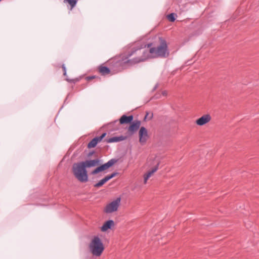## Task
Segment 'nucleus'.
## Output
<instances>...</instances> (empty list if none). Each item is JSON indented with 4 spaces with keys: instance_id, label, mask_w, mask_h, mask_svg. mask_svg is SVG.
Returning a JSON list of instances; mask_svg holds the SVG:
<instances>
[{
    "instance_id": "obj_12",
    "label": "nucleus",
    "mask_w": 259,
    "mask_h": 259,
    "mask_svg": "<svg viewBox=\"0 0 259 259\" xmlns=\"http://www.w3.org/2000/svg\"><path fill=\"white\" fill-rule=\"evenodd\" d=\"M141 122L140 121H136L133 122L128 127V131L131 134L136 132L140 127Z\"/></svg>"
},
{
    "instance_id": "obj_17",
    "label": "nucleus",
    "mask_w": 259,
    "mask_h": 259,
    "mask_svg": "<svg viewBox=\"0 0 259 259\" xmlns=\"http://www.w3.org/2000/svg\"><path fill=\"white\" fill-rule=\"evenodd\" d=\"M99 71L103 75L108 74L110 72V69L108 67L104 66L99 67Z\"/></svg>"
},
{
    "instance_id": "obj_16",
    "label": "nucleus",
    "mask_w": 259,
    "mask_h": 259,
    "mask_svg": "<svg viewBox=\"0 0 259 259\" xmlns=\"http://www.w3.org/2000/svg\"><path fill=\"white\" fill-rule=\"evenodd\" d=\"M114 223L112 220H109L106 222L101 227V231L103 232L106 231L108 229H110L112 226H114Z\"/></svg>"
},
{
    "instance_id": "obj_10",
    "label": "nucleus",
    "mask_w": 259,
    "mask_h": 259,
    "mask_svg": "<svg viewBox=\"0 0 259 259\" xmlns=\"http://www.w3.org/2000/svg\"><path fill=\"white\" fill-rule=\"evenodd\" d=\"M81 162L86 168L95 167L98 165L99 164L100 161L98 159H95L92 160H87L84 161H81Z\"/></svg>"
},
{
    "instance_id": "obj_9",
    "label": "nucleus",
    "mask_w": 259,
    "mask_h": 259,
    "mask_svg": "<svg viewBox=\"0 0 259 259\" xmlns=\"http://www.w3.org/2000/svg\"><path fill=\"white\" fill-rule=\"evenodd\" d=\"M211 116L209 114H205L196 120V123L200 126H202L209 122L211 120Z\"/></svg>"
},
{
    "instance_id": "obj_22",
    "label": "nucleus",
    "mask_w": 259,
    "mask_h": 259,
    "mask_svg": "<svg viewBox=\"0 0 259 259\" xmlns=\"http://www.w3.org/2000/svg\"><path fill=\"white\" fill-rule=\"evenodd\" d=\"M162 95L164 96H165L166 95V92L165 91H164L162 92Z\"/></svg>"
},
{
    "instance_id": "obj_1",
    "label": "nucleus",
    "mask_w": 259,
    "mask_h": 259,
    "mask_svg": "<svg viewBox=\"0 0 259 259\" xmlns=\"http://www.w3.org/2000/svg\"><path fill=\"white\" fill-rule=\"evenodd\" d=\"M152 44L148 45L137 42L127 52L124 54L122 57V63L131 66L135 65L149 58L148 48Z\"/></svg>"
},
{
    "instance_id": "obj_5",
    "label": "nucleus",
    "mask_w": 259,
    "mask_h": 259,
    "mask_svg": "<svg viewBox=\"0 0 259 259\" xmlns=\"http://www.w3.org/2000/svg\"><path fill=\"white\" fill-rule=\"evenodd\" d=\"M117 162V160L115 159H111L109 160L107 162L105 163L104 164L101 165L100 166L97 167L94 170H93L91 174L92 175H95L100 172L104 171L112 165H113Z\"/></svg>"
},
{
    "instance_id": "obj_18",
    "label": "nucleus",
    "mask_w": 259,
    "mask_h": 259,
    "mask_svg": "<svg viewBox=\"0 0 259 259\" xmlns=\"http://www.w3.org/2000/svg\"><path fill=\"white\" fill-rule=\"evenodd\" d=\"M64 2L65 3H68L71 6V9H72L75 6L76 3H77V1L76 0H64Z\"/></svg>"
},
{
    "instance_id": "obj_15",
    "label": "nucleus",
    "mask_w": 259,
    "mask_h": 259,
    "mask_svg": "<svg viewBox=\"0 0 259 259\" xmlns=\"http://www.w3.org/2000/svg\"><path fill=\"white\" fill-rule=\"evenodd\" d=\"M133 119V116H126L123 115L119 119L120 124H127L130 123Z\"/></svg>"
},
{
    "instance_id": "obj_8",
    "label": "nucleus",
    "mask_w": 259,
    "mask_h": 259,
    "mask_svg": "<svg viewBox=\"0 0 259 259\" xmlns=\"http://www.w3.org/2000/svg\"><path fill=\"white\" fill-rule=\"evenodd\" d=\"M106 133H104L102 134L100 137H97L93 139L88 144V148H94L96 146L97 144L102 141V140L105 137Z\"/></svg>"
},
{
    "instance_id": "obj_3",
    "label": "nucleus",
    "mask_w": 259,
    "mask_h": 259,
    "mask_svg": "<svg viewBox=\"0 0 259 259\" xmlns=\"http://www.w3.org/2000/svg\"><path fill=\"white\" fill-rule=\"evenodd\" d=\"M72 172L75 177L79 182L84 183L88 181L87 170L81 162L73 164Z\"/></svg>"
},
{
    "instance_id": "obj_2",
    "label": "nucleus",
    "mask_w": 259,
    "mask_h": 259,
    "mask_svg": "<svg viewBox=\"0 0 259 259\" xmlns=\"http://www.w3.org/2000/svg\"><path fill=\"white\" fill-rule=\"evenodd\" d=\"M160 45L157 47L148 48L149 58L151 57H166L169 55L167 45L166 41L162 38H159Z\"/></svg>"
},
{
    "instance_id": "obj_7",
    "label": "nucleus",
    "mask_w": 259,
    "mask_h": 259,
    "mask_svg": "<svg viewBox=\"0 0 259 259\" xmlns=\"http://www.w3.org/2000/svg\"><path fill=\"white\" fill-rule=\"evenodd\" d=\"M139 142L141 145H144L149 138L148 131L145 127L142 126L140 128L139 132Z\"/></svg>"
},
{
    "instance_id": "obj_6",
    "label": "nucleus",
    "mask_w": 259,
    "mask_h": 259,
    "mask_svg": "<svg viewBox=\"0 0 259 259\" xmlns=\"http://www.w3.org/2000/svg\"><path fill=\"white\" fill-rule=\"evenodd\" d=\"M120 201V198H117L114 201H112L106 205L104 209V211L106 213H109L116 211L119 206Z\"/></svg>"
},
{
    "instance_id": "obj_14",
    "label": "nucleus",
    "mask_w": 259,
    "mask_h": 259,
    "mask_svg": "<svg viewBox=\"0 0 259 259\" xmlns=\"http://www.w3.org/2000/svg\"><path fill=\"white\" fill-rule=\"evenodd\" d=\"M159 163H157L156 166L152 168V169L149 171H148L147 174H145L144 176V183L146 184L147 180L149 178L151 177V176L156 172L158 168Z\"/></svg>"
},
{
    "instance_id": "obj_20",
    "label": "nucleus",
    "mask_w": 259,
    "mask_h": 259,
    "mask_svg": "<svg viewBox=\"0 0 259 259\" xmlns=\"http://www.w3.org/2000/svg\"><path fill=\"white\" fill-rule=\"evenodd\" d=\"M62 68H63V71H64V75H66V68H65L64 65H62Z\"/></svg>"
},
{
    "instance_id": "obj_21",
    "label": "nucleus",
    "mask_w": 259,
    "mask_h": 259,
    "mask_svg": "<svg viewBox=\"0 0 259 259\" xmlns=\"http://www.w3.org/2000/svg\"><path fill=\"white\" fill-rule=\"evenodd\" d=\"M95 78V76H88V77H87V80H90V79H92Z\"/></svg>"
},
{
    "instance_id": "obj_4",
    "label": "nucleus",
    "mask_w": 259,
    "mask_h": 259,
    "mask_svg": "<svg viewBox=\"0 0 259 259\" xmlns=\"http://www.w3.org/2000/svg\"><path fill=\"white\" fill-rule=\"evenodd\" d=\"M91 253L96 256H100L104 250V246L101 239L97 236H94L89 245Z\"/></svg>"
},
{
    "instance_id": "obj_23",
    "label": "nucleus",
    "mask_w": 259,
    "mask_h": 259,
    "mask_svg": "<svg viewBox=\"0 0 259 259\" xmlns=\"http://www.w3.org/2000/svg\"><path fill=\"white\" fill-rule=\"evenodd\" d=\"M2 0H0V2Z\"/></svg>"
},
{
    "instance_id": "obj_13",
    "label": "nucleus",
    "mask_w": 259,
    "mask_h": 259,
    "mask_svg": "<svg viewBox=\"0 0 259 259\" xmlns=\"http://www.w3.org/2000/svg\"><path fill=\"white\" fill-rule=\"evenodd\" d=\"M126 139V137L120 136L119 137H113L108 139H106L105 141L107 143H116L123 141Z\"/></svg>"
},
{
    "instance_id": "obj_11",
    "label": "nucleus",
    "mask_w": 259,
    "mask_h": 259,
    "mask_svg": "<svg viewBox=\"0 0 259 259\" xmlns=\"http://www.w3.org/2000/svg\"><path fill=\"white\" fill-rule=\"evenodd\" d=\"M117 172H113L112 174L110 175H108L106 176L104 178L101 180L98 183H96L94 186L97 188H99L101 187L102 185H103L105 183H106L107 181H108L114 177L116 175Z\"/></svg>"
},
{
    "instance_id": "obj_19",
    "label": "nucleus",
    "mask_w": 259,
    "mask_h": 259,
    "mask_svg": "<svg viewBox=\"0 0 259 259\" xmlns=\"http://www.w3.org/2000/svg\"><path fill=\"white\" fill-rule=\"evenodd\" d=\"M167 18L170 22H174L175 18V14L174 13H171L167 16Z\"/></svg>"
}]
</instances>
